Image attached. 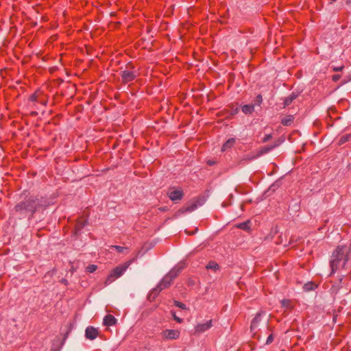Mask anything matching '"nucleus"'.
Masks as SVG:
<instances>
[{
	"label": "nucleus",
	"instance_id": "13",
	"mask_svg": "<svg viewBox=\"0 0 351 351\" xmlns=\"http://www.w3.org/2000/svg\"><path fill=\"white\" fill-rule=\"evenodd\" d=\"M293 116L288 115L282 119L281 123L283 125H290L293 123Z\"/></svg>",
	"mask_w": 351,
	"mask_h": 351
},
{
	"label": "nucleus",
	"instance_id": "11",
	"mask_svg": "<svg viewBox=\"0 0 351 351\" xmlns=\"http://www.w3.org/2000/svg\"><path fill=\"white\" fill-rule=\"evenodd\" d=\"M236 143V139L234 138H231L227 140L221 147L222 152H226V150L232 148Z\"/></svg>",
	"mask_w": 351,
	"mask_h": 351
},
{
	"label": "nucleus",
	"instance_id": "19",
	"mask_svg": "<svg viewBox=\"0 0 351 351\" xmlns=\"http://www.w3.org/2000/svg\"><path fill=\"white\" fill-rule=\"evenodd\" d=\"M86 224V221L85 219H80L77 223L75 228L77 230H80V229L83 228Z\"/></svg>",
	"mask_w": 351,
	"mask_h": 351
},
{
	"label": "nucleus",
	"instance_id": "6",
	"mask_svg": "<svg viewBox=\"0 0 351 351\" xmlns=\"http://www.w3.org/2000/svg\"><path fill=\"white\" fill-rule=\"evenodd\" d=\"M183 191L181 189L172 188L168 192V197L172 201L180 200L183 197Z\"/></svg>",
	"mask_w": 351,
	"mask_h": 351
},
{
	"label": "nucleus",
	"instance_id": "32",
	"mask_svg": "<svg viewBox=\"0 0 351 351\" xmlns=\"http://www.w3.org/2000/svg\"><path fill=\"white\" fill-rule=\"evenodd\" d=\"M336 1H337V0H330V3H332L333 2H335Z\"/></svg>",
	"mask_w": 351,
	"mask_h": 351
},
{
	"label": "nucleus",
	"instance_id": "10",
	"mask_svg": "<svg viewBox=\"0 0 351 351\" xmlns=\"http://www.w3.org/2000/svg\"><path fill=\"white\" fill-rule=\"evenodd\" d=\"M276 145H274V146H271V147H269V146H265L263 148H261L259 152H258V154H256V155H252L251 156L249 157V159L250 160H254L255 158H256L257 157L264 154H266L267 152H269V151H271L273 148H274Z\"/></svg>",
	"mask_w": 351,
	"mask_h": 351
},
{
	"label": "nucleus",
	"instance_id": "29",
	"mask_svg": "<svg viewBox=\"0 0 351 351\" xmlns=\"http://www.w3.org/2000/svg\"><path fill=\"white\" fill-rule=\"evenodd\" d=\"M337 79H339V75H334L333 80H337Z\"/></svg>",
	"mask_w": 351,
	"mask_h": 351
},
{
	"label": "nucleus",
	"instance_id": "22",
	"mask_svg": "<svg viewBox=\"0 0 351 351\" xmlns=\"http://www.w3.org/2000/svg\"><path fill=\"white\" fill-rule=\"evenodd\" d=\"M171 315H172V317L173 318V319L177 322V323H179V324H181L183 322V319L176 316V313L174 311H171Z\"/></svg>",
	"mask_w": 351,
	"mask_h": 351
},
{
	"label": "nucleus",
	"instance_id": "31",
	"mask_svg": "<svg viewBox=\"0 0 351 351\" xmlns=\"http://www.w3.org/2000/svg\"><path fill=\"white\" fill-rule=\"evenodd\" d=\"M32 99L33 101H34V100H35V99H36V97H35L34 95H33V96L32 97Z\"/></svg>",
	"mask_w": 351,
	"mask_h": 351
},
{
	"label": "nucleus",
	"instance_id": "9",
	"mask_svg": "<svg viewBox=\"0 0 351 351\" xmlns=\"http://www.w3.org/2000/svg\"><path fill=\"white\" fill-rule=\"evenodd\" d=\"M117 323L116 318L112 315H107L104 317L103 324L107 326H112L115 325Z\"/></svg>",
	"mask_w": 351,
	"mask_h": 351
},
{
	"label": "nucleus",
	"instance_id": "20",
	"mask_svg": "<svg viewBox=\"0 0 351 351\" xmlns=\"http://www.w3.org/2000/svg\"><path fill=\"white\" fill-rule=\"evenodd\" d=\"M97 269L96 265H89L86 267V271L88 273H93Z\"/></svg>",
	"mask_w": 351,
	"mask_h": 351
},
{
	"label": "nucleus",
	"instance_id": "7",
	"mask_svg": "<svg viewBox=\"0 0 351 351\" xmlns=\"http://www.w3.org/2000/svg\"><path fill=\"white\" fill-rule=\"evenodd\" d=\"M136 77V74L133 71L127 69L121 72L122 80L125 83L132 82Z\"/></svg>",
	"mask_w": 351,
	"mask_h": 351
},
{
	"label": "nucleus",
	"instance_id": "30",
	"mask_svg": "<svg viewBox=\"0 0 351 351\" xmlns=\"http://www.w3.org/2000/svg\"><path fill=\"white\" fill-rule=\"evenodd\" d=\"M347 4L351 3V0H346Z\"/></svg>",
	"mask_w": 351,
	"mask_h": 351
},
{
	"label": "nucleus",
	"instance_id": "3",
	"mask_svg": "<svg viewBox=\"0 0 351 351\" xmlns=\"http://www.w3.org/2000/svg\"><path fill=\"white\" fill-rule=\"evenodd\" d=\"M181 331L179 329H163L160 332V337L163 341H176L180 339Z\"/></svg>",
	"mask_w": 351,
	"mask_h": 351
},
{
	"label": "nucleus",
	"instance_id": "26",
	"mask_svg": "<svg viewBox=\"0 0 351 351\" xmlns=\"http://www.w3.org/2000/svg\"><path fill=\"white\" fill-rule=\"evenodd\" d=\"M343 66H339V67H334L333 71H341L343 69Z\"/></svg>",
	"mask_w": 351,
	"mask_h": 351
},
{
	"label": "nucleus",
	"instance_id": "5",
	"mask_svg": "<svg viewBox=\"0 0 351 351\" xmlns=\"http://www.w3.org/2000/svg\"><path fill=\"white\" fill-rule=\"evenodd\" d=\"M213 326V321L210 319L205 323L197 324L195 326V334H201L203 333L208 330H209Z\"/></svg>",
	"mask_w": 351,
	"mask_h": 351
},
{
	"label": "nucleus",
	"instance_id": "12",
	"mask_svg": "<svg viewBox=\"0 0 351 351\" xmlns=\"http://www.w3.org/2000/svg\"><path fill=\"white\" fill-rule=\"evenodd\" d=\"M242 112L246 114H252L254 110V106L252 104L244 105L242 106Z\"/></svg>",
	"mask_w": 351,
	"mask_h": 351
},
{
	"label": "nucleus",
	"instance_id": "25",
	"mask_svg": "<svg viewBox=\"0 0 351 351\" xmlns=\"http://www.w3.org/2000/svg\"><path fill=\"white\" fill-rule=\"evenodd\" d=\"M274 340V337H273V335H270L267 339V341H266V343L267 344H269L271 343Z\"/></svg>",
	"mask_w": 351,
	"mask_h": 351
},
{
	"label": "nucleus",
	"instance_id": "18",
	"mask_svg": "<svg viewBox=\"0 0 351 351\" xmlns=\"http://www.w3.org/2000/svg\"><path fill=\"white\" fill-rule=\"evenodd\" d=\"M260 321V315L258 314L254 319L252 321V323H251V329L253 330L255 328L257 327L258 326V324Z\"/></svg>",
	"mask_w": 351,
	"mask_h": 351
},
{
	"label": "nucleus",
	"instance_id": "1",
	"mask_svg": "<svg viewBox=\"0 0 351 351\" xmlns=\"http://www.w3.org/2000/svg\"><path fill=\"white\" fill-rule=\"evenodd\" d=\"M39 206V199L36 197H30L18 203L15 206L14 210L21 215L32 217Z\"/></svg>",
	"mask_w": 351,
	"mask_h": 351
},
{
	"label": "nucleus",
	"instance_id": "24",
	"mask_svg": "<svg viewBox=\"0 0 351 351\" xmlns=\"http://www.w3.org/2000/svg\"><path fill=\"white\" fill-rule=\"evenodd\" d=\"M175 304H176V306H178L179 308H181L182 309H185L186 308V305L184 304L183 303L180 302H176Z\"/></svg>",
	"mask_w": 351,
	"mask_h": 351
},
{
	"label": "nucleus",
	"instance_id": "28",
	"mask_svg": "<svg viewBox=\"0 0 351 351\" xmlns=\"http://www.w3.org/2000/svg\"><path fill=\"white\" fill-rule=\"evenodd\" d=\"M348 141V138H347V137H346V136H343V137H341V139H340V143H345V142H346V141Z\"/></svg>",
	"mask_w": 351,
	"mask_h": 351
},
{
	"label": "nucleus",
	"instance_id": "15",
	"mask_svg": "<svg viewBox=\"0 0 351 351\" xmlns=\"http://www.w3.org/2000/svg\"><path fill=\"white\" fill-rule=\"evenodd\" d=\"M250 221H246L245 222L238 223L236 225V227L244 230H249L250 229Z\"/></svg>",
	"mask_w": 351,
	"mask_h": 351
},
{
	"label": "nucleus",
	"instance_id": "2",
	"mask_svg": "<svg viewBox=\"0 0 351 351\" xmlns=\"http://www.w3.org/2000/svg\"><path fill=\"white\" fill-rule=\"evenodd\" d=\"M133 261L134 260L128 261L124 263L120 264L118 266L113 268L110 271L108 276H107L104 282V285L108 286L114 281H115L117 279L121 277L126 271V270L128 269V267L130 266V265L133 263Z\"/></svg>",
	"mask_w": 351,
	"mask_h": 351
},
{
	"label": "nucleus",
	"instance_id": "16",
	"mask_svg": "<svg viewBox=\"0 0 351 351\" xmlns=\"http://www.w3.org/2000/svg\"><path fill=\"white\" fill-rule=\"evenodd\" d=\"M296 95L295 94H291L289 97H287L284 101L285 106H289L293 101L296 98Z\"/></svg>",
	"mask_w": 351,
	"mask_h": 351
},
{
	"label": "nucleus",
	"instance_id": "27",
	"mask_svg": "<svg viewBox=\"0 0 351 351\" xmlns=\"http://www.w3.org/2000/svg\"><path fill=\"white\" fill-rule=\"evenodd\" d=\"M271 138V136L270 134H267V135H265V136L263 138V141L264 142H266L269 139H270Z\"/></svg>",
	"mask_w": 351,
	"mask_h": 351
},
{
	"label": "nucleus",
	"instance_id": "4",
	"mask_svg": "<svg viewBox=\"0 0 351 351\" xmlns=\"http://www.w3.org/2000/svg\"><path fill=\"white\" fill-rule=\"evenodd\" d=\"M180 272V268L178 269L176 267H174L172 269L160 282L158 284L157 289H159V291H161L167 287H168L173 280L178 275V273Z\"/></svg>",
	"mask_w": 351,
	"mask_h": 351
},
{
	"label": "nucleus",
	"instance_id": "14",
	"mask_svg": "<svg viewBox=\"0 0 351 351\" xmlns=\"http://www.w3.org/2000/svg\"><path fill=\"white\" fill-rule=\"evenodd\" d=\"M206 269L217 271L219 269V265L215 261H210L206 266Z\"/></svg>",
	"mask_w": 351,
	"mask_h": 351
},
{
	"label": "nucleus",
	"instance_id": "8",
	"mask_svg": "<svg viewBox=\"0 0 351 351\" xmlns=\"http://www.w3.org/2000/svg\"><path fill=\"white\" fill-rule=\"evenodd\" d=\"M98 330L93 326H88L85 331V336L87 339L93 340L98 336Z\"/></svg>",
	"mask_w": 351,
	"mask_h": 351
},
{
	"label": "nucleus",
	"instance_id": "17",
	"mask_svg": "<svg viewBox=\"0 0 351 351\" xmlns=\"http://www.w3.org/2000/svg\"><path fill=\"white\" fill-rule=\"evenodd\" d=\"M282 306L286 309L289 310L292 308L291 302L289 300H283L281 302Z\"/></svg>",
	"mask_w": 351,
	"mask_h": 351
},
{
	"label": "nucleus",
	"instance_id": "21",
	"mask_svg": "<svg viewBox=\"0 0 351 351\" xmlns=\"http://www.w3.org/2000/svg\"><path fill=\"white\" fill-rule=\"evenodd\" d=\"M110 248H114L118 252L123 253L125 250H128L125 247H122L119 245H111Z\"/></svg>",
	"mask_w": 351,
	"mask_h": 351
},
{
	"label": "nucleus",
	"instance_id": "23",
	"mask_svg": "<svg viewBox=\"0 0 351 351\" xmlns=\"http://www.w3.org/2000/svg\"><path fill=\"white\" fill-rule=\"evenodd\" d=\"M313 283H308L304 285V289L306 290H311L313 289Z\"/></svg>",
	"mask_w": 351,
	"mask_h": 351
}]
</instances>
